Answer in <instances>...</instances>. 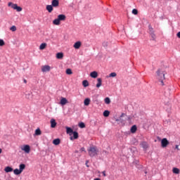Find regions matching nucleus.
I'll return each instance as SVG.
<instances>
[{
    "label": "nucleus",
    "instance_id": "obj_19",
    "mask_svg": "<svg viewBox=\"0 0 180 180\" xmlns=\"http://www.w3.org/2000/svg\"><path fill=\"white\" fill-rule=\"evenodd\" d=\"M58 18H59V20L61 22L63 20H65L67 17L64 14H60L58 15Z\"/></svg>",
    "mask_w": 180,
    "mask_h": 180
},
{
    "label": "nucleus",
    "instance_id": "obj_42",
    "mask_svg": "<svg viewBox=\"0 0 180 180\" xmlns=\"http://www.w3.org/2000/svg\"><path fill=\"white\" fill-rule=\"evenodd\" d=\"M126 119L125 120H127L128 122H130V120H131V116L129 115V116H126Z\"/></svg>",
    "mask_w": 180,
    "mask_h": 180
},
{
    "label": "nucleus",
    "instance_id": "obj_32",
    "mask_svg": "<svg viewBox=\"0 0 180 180\" xmlns=\"http://www.w3.org/2000/svg\"><path fill=\"white\" fill-rule=\"evenodd\" d=\"M65 73L67 74V75H72V70H71L70 68H68L66 69Z\"/></svg>",
    "mask_w": 180,
    "mask_h": 180
},
{
    "label": "nucleus",
    "instance_id": "obj_11",
    "mask_svg": "<svg viewBox=\"0 0 180 180\" xmlns=\"http://www.w3.org/2000/svg\"><path fill=\"white\" fill-rule=\"evenodd\" d=\"M141 147L143 148V151H147V148H148V143L146 141H142L141 143Z\"/></svg>",
    "mask_w": 180,
    "mask_h": 180
},
{
    "label": "nucleus",
    "instance_id": "obj_49",
    "mask_svg": "<svg viewBox=\"0 0 180 180\" xmlns=\"http://www.w3.org/2000/svg\"><path fill=\"white\" fill-rule=\"evenodd\" d=\"M115 122L120 123V118H115Z\"/></svg>",
    "mask_w": 180,
    "mask_h": 180
},
{
    "label": "nucleus",
    "instance_id": "obj_38",
    "mask_svg": "<svg viewBox=\"0 0 180 180\" xmlns=\"http://www.w3.org/2000/svg\"><path fill=\"white\" fill-rule=\"evenodd\" d=\"M10 30H11L12 32H16V26L13 25L10 27Z\"/></svg>",
    "mask_w": 180,
    "mask_h": 180
},
{
    "label": "nucleus",
    "instance_id": "obj_18",
    "mask_svg": "<svg viewBox=\"0 0 180 180\" xmlns=\"http://www.w3.org/2000/svg\"><path fill=\"white\" fill-rule=\"evenodd\" d=\"M56 126H57V122H56V120L51 119V127L52 129H54V127H56Z\"/></svg>",
    "mask_w": 180,
    "mask_h": 180
},
{
    "label": "nucleus",
    "instance_id": "obj_1",
    "mask_svg": "<svg viewBox=\"0 0 180 180\" xmlns=\"http://www.w3.org/2000/svg\"><path fill=\"white\" fill-rule=\"evenodd\" d=\"M87 151L91 158H94V157H96V155H98V153H99V150H98V148L96 146H90L87 149Z\"/></svg>",
    "mask_w": 180,
    "mask_h": 180
},
{
    "label": "nucleus",
    "instance_id": "obj_23",
    "mask_svg": "<svg viewBox=\"0 0 180 180\" xmlns=\"http://www.w3.org/2000/svg\"><path fill=\"white\" fill-rule=\"evenodd\" d=\"M5 172L8 173V172H12V171H13V168H12L10 166H7L5 167L4 169Z\"/></svg>",
    "mask_w": 180,
    "mask_h": 180
},
{
    "label": "nucleus",
    "instance_id": "obj_26",
    "mask_svg": "<svg viewBox=\"0 0 180 180\" xmlns=\"http://www.w3.org/2000/svg\"><path fill=\"white\" fill-rule=\"evenodd\" d=\"M109 115H110V111L105 110L103 112V115L104 116V117H109Z\"/></svg>",
    "mask_w": 180,
    "mask_h": 180
},
{
    "label": "nucleus",
    "instance_id": "obj_12",
    "mask_svg": "<svg viewBox=\"0 0 180 180\" xmlns=\"http://www.w3.org/2000/svg\"><path fill=\"white\" fill-rule=\"evenodd\" d=\"M51 5L53 8H57L60 5V1L58 0H52Z\"/></svg>",
    "mask_w": 180,
    "mask_h": 180
},
{
    "label": "nucleus",
    "instance_id": "obj_16",
    "mask_svg": "<svg viewBox=\"0 0 180 180\" xmlns=\"http://www.w3.org/2000/svg\"><path fill=\"white\" fill-rule=\"evenodd\" d=\"M60 143H61V140L59 138L53 140V144H54V146H58Z\"/></svg>",
    "mask_w": 180,
    "mask_h": 180
},
{
    "label": "nucleus",
    "instance_id": "obj_54",
    "mask_svg": "<svg viewBox=\"0 0 180 180\" xmlns=\"http://www.w3.org/2000/svg\"><path fill=\"white\" fill-rule=\"evenodd\" d=\"M1 153H2V149L1 148H0V154H1Z\"/></svg>",
    "mask_w": 180,
    "mask_h": 180
},
{
    "label": "nucleus",
    "instance_id": "obj_47",
    "mask_svg": "<svg viewBox=\"0 0 180 180\" xmlns=\"http://www.w3.org/2000/svg\"><path fill=\"white\" fill-rule=\"evenodd\" d=\"M175 149L179 150V145H176L175 146Z\"/></svg>",
    "mask_w": 180,
    "mask_h": 180
},
{
    "label": "nucleus",
    "instance_id": "obj_7",
    "mask_svg": "<svg viewBox=\"0 0 180 180\" xmlns=\"http://www.w3.org/2000/svg\"><path fill=\"white\" fill-rule=\"evenodd\" d=\"M50 70H51V68H50V65H44L41 68L42 72H49Z\"/></svg>",
    "mask_w": 180,
    "mask_h": 180
},
{
    "label": "nucleus",
    "instance_id": "obj_30",
    "mask_svg": "<svg viewBox=\"0 0 180 180\" xmlns=\"http://www.w3.org/2000/svg\"><path fill=\"white\" fill-rule=\"evenodd\" d=\"M82 85L84 88H86L87 86H89V82L88 80H83Z\"/></svg>",
    "mask_w": 180,
    "mask_h": 180
},
{
    "label": "nucleus",
    "instance_id": "obj_4",
    "mask_svg": "<svg viewBox=\"0 0 180 180\" xmlns=\"http://www.w3.org/2000/svg\"><path fill=\"white\" fill-rule=\"evenodd\" d=\"M21 150L26 154H29V153H30V146L23 145L22 146H21Z\"/></svg>",
    "mask_w": 180,
    "mask_h": 180
},
{
    "label": "nucleus",
    "instance_id": "obj_8",
    "mask_svg": "<svg viewBox=\"0 0 180 180\" xmlns=\"http://www.w3.org/2000/svg\"><path fill=\"white\" fill-rule=\"evenodd\" d=\"M66 133L67 134H69V136H72V134L74 133V129L70 127H65Z\"/></svg>",
    "mask_w": 180,
    "mask_h": 180
},
{
    "label": "nucleus",
    "instance_id": "obj_2",
    "mask_svg": "<svg viewBox=\"0 0 180 180\" xmlns=\"http://www.w3.org/2000/svg\"><path fill=\"white\" fill-rule=\"evenodd\" d=\"M158 75V79H159V82H160V85L164 86V79H165V73L164 72H161V70L158 69L156 72Z\"/></svg>",
    "mask_w": 180,
    "mask_h": 180
},
{
    "label": "nucleus",
    "instance_id": "obj_34",
    "mask_svg": "<svg viewBox=\"0 0 180 180\" xmlns=\"http://www.w3.org/2000/svg\"><path fill=\"white\" fill-rule=\"evenodd\" d=\"M78 126L80 129H85V123L81 122L78 124Z\"/></svg>",
    "mask_w": 180,
    "mask_h": 180
},
{
    "label": "nucleus",
    "instance_id": "obj_28",
    "mask_svg": "<svg viewBox=\"0 0 180 180\" xmlns=\"http://www.w3.org/2000/svg\"><path fill=\"white\" fill-rule=\"evenodd\" d=\"M26 168V165L22 163L19 165V169L20 170L21 172H23V170Z\"/></svg>",
    "mask_w": 180,
    "mask_h": 180
},
{
    "label": "nucleus",
    "instance_id": "obj_24",
    "mask_svg": "<svg viewBox=\"0 0 180 180\" xmlns=\"http://www.w3.org/2000/svg\"><path fill=\"white\" fill-rule=\"evenodd\" d=\"M41 134V130L40 129V128H37L35 130V132L34 134V136H40Z\"/></svg>",
    "mask_w": 180,
    "mask_h": 180
},
{
    "label": "nucleus",
    "instance_id": "obj_41",
    "mask_svg": "<svg viewBox=\"0 0 180 180\" xmlns=\"http://www.w3.org/2000/svg\"><path fill=\"white\" fill-rule=\"evenodd\" d=\"M27 98H28V99L32 98V97L33 96V95H32V93H29L27 94H26Z\"/></svg>",
    "mask_w": 180,
    "mask_h": 180
},
{
    "label": "nucleus",
    "instance_id": "obj_51",
    "mask_svg": "<svg viewBox=\"0 0 180 180\" xmlns=\"http://www.w3.org/2000/svg\"><path fill=\"white\" fill-rule=\"evenodd\" d=\"M134 164H136V165L139 164V160L134 161Z\"/></svg>",
    "mask_w": 180,
    "mask_h": 180
},
{
    "label": "nucleus",
    "instance_id": "obj_15",
    "mask_svg": "<svg viewBox=\"0 0 180 180\" xmlns=\"http://www.w3.org/2000/svg\"><path fill=\"white\" fill-rule=\"evenodd\" d=\"M130 131H131V133L134 134V133H136L137 131V125H136V124L133 125L130 129Z\"/></svg>",
    "mask_w": 180,
    "mask_h": 180
},
{
    "label": "nucleus",
    "instance_id": "obj_48",
    "mask_svg": "<svg viewBox=\"0 0 180 180\" xmlns=\"http://www.w3.org/2000/svg\"><path fill=\"white\" fill-rule=\"evenodd\" d=\"M176 37L180 39V31L179 32H177L176 34Z\"/></svg>",
    "mask_w": 180,
    "mask_h": 180
},
{
    "label": "nucleus",
    "instance_id": "obj_31",
    "mask_svg": "<svg viewBox=\"0 0 180 180\" xmlns=\"http://www.w3.org/2000/svg\"><path fill=\"white\" fill-rule=\"evenodd\" d=\"M46 47H47V44H46V43H42V44H41V45L39 46V50H44V49H46Z\"/></svg>",
    "mask_w": 180,
    "mask_h": 180
},
{
    "label": "nucleus",
    "instance_id": "obj_3",
    "mask_svg": "<svg viewBox=\"0 0 180 180\" xmlns=\"http://www.w3.org/2000/svg\"><path fill=\"white\" fill-rule=\"evenodd\" d=\"M169 144V141L167 138H163L161 140V147H162V148H165V147H167Z\"/></svg>",
    "mask_w": 180,
    "mask_h": 180
},
{
    "label": "nucleus",
    "instance_id": "obj_46",
    "mask_svg": "<svg viewBox=\"0 0 180 180\" xmlns=\"http://www.w3.org/2000/svg\"><path fill=\"white\" fill-rule=\"evenodd\" d=\"M103 46L104 47H108V42H104V43L103 44Z\"/></svg>",
    "mask_w": 180,
    "mask_h": 180
},
{
    "label": "nucleus",
    "instance_id": "obj_5",
    "mask_svg": "<svg viewBox=\"0 0 180 180\" xmlns=\"http://www.w3.org/2000/svg\"><path fill=\"white\" fill-rule=\"evenodd\" d=\"M72 134H73V136L70 137V140H71L72 141L74 140H77L78 137H79V134L77 131H74L73 133H72Z\"/></svg>",
    "mask_w": 180,
    "mask_h": 180
},
{
    "label": "nucleus",
    "instance_id": "obj_40",
    "mask_svg": "<svg viewBox=\"0 0 180 180\" xmlns=\"http://www.w3.org/2000/svg\"><path fill=\"white\" fill-rule=\"evenodd\" d=\"M4 44H5V41H4V39H0V47H4Z\"/></svg>",
    "mask_w": 180,
    "mask_h": 180
},
{
    "label": "nucleus",
    "instance_id": "obj_6",
    "mask_svg": "<svg viewBox=\"0 0 180 180\" xmlns=\"http://www.w3.org/2000/svg\"><path fill=\"white\" fill-rule=\"evenodd\" d=\"M124 116H127V115H126L124 112H122L120 116V122H118V124H120V123L122 124H124V123H126V119L123 120V118H122V117H124Z\"/></svg>",
    "mask_w": 180,
    "mask_h": 180
},
{
    "label": "nucleus",
    "instance_id": "obj_44",
    "mask_svg": "<svg viewBox=\"0 0 180 180\" xmlns=\"http://www.w3.org/2000/svg\"><path fill=\"white\" fill-rule=\"evenodd\" d=\"M80 151H81V153H82V152L86 153V150H85V148H84V147L80 148Z\"/></svg>",
    "mask_w": 180,
    "mask_h": 180
},
{
    "label": "nucleus",
    "instance_id": "obj_13",
    "mask_svg": "<svg viewBox=\"0 0 180 180\" xmlns=\"http://www.w3.org/2000/svg\"><path fill=\"white\" fill-rule=\"evenodd\" d=\"M54 7L51 4V5H47L46 7V11H48V12L49 13H51L53 12V11L54 10L53 8Z\"/></svg>",
    "mask_w": 180,
    "mask_h": 180
},
{
    "label": "nucleus",
    "instance_id": "obj_17",
    "mask_svg": "<svg viewBox=\"0 0 180 180\" xmlns=\"http://www.w3.org/2000/svg\"><path fill=\"white\" fill-rule=\"evenodd\" d=\"M89 103H91V99L89 98H86L84 101V106H89Z\"/></svg>",
    "mask_w": 180,
    "mask_h": 180
},
{
    "label": "nucleus",
    "instance_id": "obj_14",
    "mask_svg": "<svg viewBox=\"0 0 180 180\" xmlns=\"http://www.w3.org/2000/svg\"><path fill=\"white\" fill-rule=\"evenodd\" d=\"M81 41H76L74 45H73V47L74 49H75L76 50H78V49H79V47H81Z\"/></svg>",
    "mask_w": 180,
    "mask_h": 180
},
{
    "label": "nucleus",
    "instance_id": "obj_35",
    "mask_svg": "<svg viewBox=\"0 0 180 180\" xmlns=\"http://www.w3.org/2000/svg\"><path fill=\"white\" fill-rule=\"evenodd\" d=\"M173 174H179L180 171L179 169L176 168V167H174L173 168Z\"/></svg>",
    "mask_w": 180,
    "mask_h": 180
},
{
    "label": "nucleus",
    "instance_id": "obj_20",
    "mask_svg": "<svg viewBox=\"0 0 180 180\" xmlns=\"http://www.w3.org/2000/svg\"><path fill=\"white\" fill-rule=\"evenodd\" d=\"M63 57H64V53H63V52H58L56 53V58H58V60H61Z\"/></svg>",
    "mask_w": 180,
    "mask_h": 180
},
{
    "label": "nucleus",
    "instance_id": "obj_43",
    "mask_svg": "<svg viewBox=\"0 0 180 180\" xmlns=\"http://www.w3.org/2000/svg\"><path fill=\"white\" fill-rule=\"evenodd\" d=\"M13 5H15V4L12 3V2H8V6H11V8L13 9Z\"/></svg>",
    "mask_w": 180,
    "mask_h": 180
},
{
    "label": "nucleus",
    "instance_id": "obj_39",
    "mask_svg": "<svg viewBox=\"0 0 180 180\" xmlns=\"http://www.w3.org/2000/svg\"><path fill=\"white\" fill-rule=\"evenodd\" d=\"M150 36H151V37H152V39H151V40H155V37H156V36H155V32H153V33H152V34H149Z\"/></svg>",
    "mask_w": 180,
    "mask_h": 180
},
{
    "label": "nucleus",
    "instance_id": "obj_53",
    "mask_svg": "<svg viewBox=\"0 0 180 180\" xmlns=\"http://www.w3.org/2000/svg\"><path fill=\"white\" fill-rule=\"evenodd\" d=\"M94 180H101V179H99V178H96V179H94Z\"/></svg>",
    "mask_w": 180,
    "mask_h": 180
},
{
    "label": "nucleus",
    "instance_id": "obj_36",
    "mask_svg": "<svg viewBox=\"0 0 180 180\" xmlns=\"http://www.w3.org/2000/svg\"><path fill=\"white\" fill-rule=\"evenodd\" d=\"M117 74L116 72H111L110 75H109V77L110 78H115V77H116Z\"/></svg>",
    "mask_w": 180,
    "mask_h": 180
},
{
    "label": "nucleus",
    "instance_id": "obj_10",
    "mask_svg": "<svg viewBox=\"0 0 180 180\" xmlns=\"http://www.w3.org/2000/svg\"><path fill=\"white\" fill-rule=\"evenodd\" d=\"M67 103H68V100H67L64 97H61L60 101V105H61L62 106H64L65 105H67Z\"/></svg>",
    "mask_w": 180,
    "mask_h": 180
},
{
    "label": "nucleus",
    "instance_id": "obj_25",
    "mask_svg": "<svg viewBox=\"0 0 180 180\" xmlns=\"http://www.w3.org/2000/svg\"><path fill=\"white\" fill-rule=\"evenodd\" d=\"M60 23V21L58 18L53 20V24L56 25V26H58Z\"/></svg>",
    "mask_w": 180,
    "mask_h": 180
},
{
    "label": "nucleus",
    "instance_id": "obj_22",
    "mask_svg": "<svg viewBox=\"0 0 180 180\" xmlns=\"http://www.w3.org/2000/svg\"><path fill=\"white\" fill-rule=\"evenodd\" d=\"M97 82L98 83L96 85V88H101V86H102V79L98 78Z\"/></svg>",
    "mask_w": 180,
    "mask_h": 180
},
{
    "label": "nucleus",
    "instance_id": "obj_9",
    "mask_svg": "<svg viewBox=\"0 0 180 180\" xmlns=\"http://www.w3.org/2000/svg\"><path fill=\"white\" fill-rule=\"evenodd\" d=\"M13 9H14L17 12H22V11L23 10V8H22V7L18 6L16 4L13 5Z\"/></svg>",
    "mask_w": 180,
    "mask_h": 180
},
{
    "label": "nucleus",
    "instance_id": "obj_27",
    "mask_svg": "<svg viewBox=\"0 0 180 180\" xmlns=\"http://www.w3.org/2000/svg\"><path fill=\"white\" fill-rule=\"evenodd\" d=\"M148 30H149V34L155 33L154 28H153V26H151V24L148 25Z\"/></svg>",
    "mask_w": 180,
    "mask_h": 180
},
{
    "label": "nucleus",
    "instance_id": "obj_50",
    "mask_svg": "<svg viewBox=\"0 0 180 180\" xmlns=\"http://www.w3.org/2000/svg\"><path fill=\"white\" fill-rule=\"evenodd\" d=\"M103 176H106V171L102 172Z\"/></svg>",
    "mask_w": 180,
    "mask_h": 180
},
{
    "label": "nucleus",
    "instance_id": "obj_21",
    "mask_svg": "<svg viewBox=\"0 0 180 180\" xmlns=\"http://www.w3.org/2000/svg\"><path fill=\"white\" fill-rule=\"evenodd\" d=\"M90 77L91 78H98V72L93 71L90 73Z\"/></svg>",
    "mask_w": 180,
    "mask_h": 180
},
{
    "label": "nucleus",
    "instance_id": "obj_33",
    "mask_svg": "<svg viewBox=\"0 0 180 180\" xmlns=\"http://www.w3.org/2000/svg\"><path fill=\"white\" fill-rule=\"evenodd\" d=\"M104 102H105V103H106V105H110V98L109 97H106L104 99Z\"/></svg>",
    "mask_w": 180,
    "mask_h": 180
},
{
    "label": "nucleus",
    "instance_id": "obj_52",
    "mask_svg": "<svg viewBox=\"0 0 180 180\" xmlns=\"http://www.w3.org/2000/svg\"><path fill=\"white\" fill-rule=\"evenodd\" d=\"M23 82H24L25 84H27V80H26V79H24Z\"/></svg>",
    "mask_w": 180,
    "mask_h": 180
},
{
    "label": "nucleus",
    "instance_id": "obj_37",
    "mask_svg": "<svg viewBox=\"0 0 180 180\" xmlns=\"http://www.w3.org/2000/svg\"><path fill=\"white\" fill-rule=\"evenodd\" d=\"M133 15H139V11L136 8L132 10Z\"/></svg>",
    "mask_w": 180,
    "mask_h": 180
},
{
    "label": "nucleus",
    "instance_id": "obj_29",
    "mask_svg": "<svg viewBox=\"0 0 180 180\" xmlns=\"http://www.w3.org/2000/svg\"><path fill=\"white\" fill-rule=\"evenodd\" d=\"M14 175H20L22 174V172L20 170V169H15L13 170Z\"/></svg>",
    "mask_w": 180,
    "mask_h": 180
},
{
    "label": "nucleus",
    "instance_id": "obj_45",
    "mask_svg": "<svg viewBox=\"0 0 180 180\" xmlns=\"http://www.w3.org/2000/svg\"><path fill=\"white\" fill-rule=\"evenodd\" d=\"M89 162V160H86V163L85 165L87 168H89V165H88V163Z\"/></svg>",
    "mask_w": 180,
    "mask_h": 180
}]
</instances>
